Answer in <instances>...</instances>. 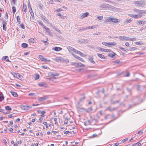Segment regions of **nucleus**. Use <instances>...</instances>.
<instances>
[{
  "label": "nucleus",
  "mask_w": 146,
  "mask_h": 146,
  "mask_svg": "<svg viewBox=\"0 0 146 146\" xmlns=\"http://www.w3.org/2000/svg\"><path fill=\"white\" fill-rule=\"evenodd\" d=\"M119 38L120 39V40L121 41H125V40H135L136 38H129V37H126L125 36H120L119 37Z\"/></svg>",
  "instance_id": "nucleus-1"
},
{
  "label": "nucleus",
  "mask_w": 146,
  "mask_h": 146,
  "mask_svg": "<svg viewBox=\"0 0 146 146\" xmlns=\"http://www.w3.org/2000/svg\"><path fill=\"white\" fill-rule=\"evenodd\" d=\"M71 65L74 66V67H73L74 68L78 66H82L83 67L84 66V65L82 64L81 63H78L74 62H71Z\"/></svg>",
  "instance_id": "nucleus-2"
},
{
  "label": "nucleus",
  "mask_w": 146,
  "mask_h": 146,
  "mask_svg": "<svg viewBox=\"0 0 146 146\" xmlns=\"http://www.w3.org/2000/svg\"><path fill=\"white\" fill-rule=\"evenodd\" d=\"M110 5L105 3H103L102 4L100 7L101 8V9H105L109 8L110 7Z\"/></svg>",
  "instance_id": "nucleus-3"
},
{
  "label": "nucleus",
  "mask_w": 146,
  "mask_h": 146,
  "mask_svg": "<svg viewBox=\"0 0 146 146\" xmlns=\"http://www.w3.org/2000/svg\"><path fill=\"white\" fill-rule=\"evenodd\" d=\"M48 96H44L43 97H39L38 99V101L42 102L48 98Z\"/></svg>",
  "instance_id": "nucleus-4"
},
{
  "label": "nucleus",
  "mask_w": 146,
  "mask_h": 146,
  "mask_svg": "<svg viewBox=\"0 0 146 146\" xmlns=\"http://www.w3.org/2000/svg\"><path fill=\"white\" fill-rule=\"evenodd\" d=\"M38 85L41 87L44 88H46L47 87V84L45 82H41L39 83L38 84Z\"/></svg>",
  "instance_id": "nucleus-5"
},
{
  "label": "nucleus",
  "mask_w": 146,
  "mask_h": 146,
  "mask_svg": "<svg viewBox=\"0 0 146 146\" xmlns=\"http://www.w3.org/2000/svg\"><path fill=\"white\" fill-rule=\"evenodd\" d=\"M32 106H22L21 107V109L25 110H27L31 108Z\"/></svg>",
  "instance_id": "nucleus-6"
},
{
  "label": "nucleus",
  "mask_w": 146,
  "mask_h": 146,
  "mask_svg": "<svg viewBox=\"0 0 146 146\" xmlns=\"http://www.w3.org/2000/svg\"><path fill=\"white\" fill-rule=\"evenodd\" d=\"M60 62H62L63 63H68L69 62V60L67 59H65L60 57Z\"/></svg>",
  "instance_id": "nucleus-7"
},
{
  "label": "nucleus",
  "mask_w": 146,
  "mask_h": 146,
  "mask_svg": "<svg viewBox=\"0 0 146 146\" xmlns=\"http://www.w3.org/2000/svg\"><path fill=\"white\" fill-rule=\"evenodd\" d=\"M129 15L131 17L134 18L135 19L140 18L141 17V15H136L133 14H129Z\"/></svg>",
  "instance_id": "nucleus-8"
},
{
  "label": "nucleus",
  "mask_w": 146,
  "mask_h": 146,
  "mask_svg": "<svg viewBox=\"0 0 146 146\" xmlns=\"http://www.w3.org/2000/svg\"><path fill=\"white\" fill-rule=\"evenodd\" d=\"M39 58H40V59L43 61L44 62H49L50 61L49 60H48L47 59H46L44 57V56L42 55H39Z\"/></svg>",
  "instance_id": "nucleus-9"
},
{
  "label": "nucleus",
  "mask_w": 146,
  "mask_h": 146,
  "mask_svg": "<svg viewBox=\"0 0 146 146\" xmlns=\"http://www.w3.org/2000/svg\"><path fill=\"white\" fill-rule=\"evenodd\" d=\"M23 12L26 13L27 12V6L25 3H23V8L22 9Z\"/></svg>",
  "instance_id": "nucleus-10"
},
{
  "label": "nucleus",
  "mask_w": 146,
  "mask_h": 146,
  "mask_svg": "<svg viewBox=\"0 0 146 146\" xmlns=\"http://www.w3.org/2000/svg\"><path fill=\"white\" fill-rule=\"evenodd\" d=\"M62 48L60 47H53L52 48V50H55L56 51H59L61 50H62Z\"/></svg>",
  "instance_id": "nucleus-11"
},
{
  "label": "nucleus",
  "mask_w": 146,
  "mask_h": 146,
  "mask_svg": "<svg viewBox=\"0 0 146 146\" xmlns=\"http://www.w3.org/2000/svg\"><path fill=\"white\" fill-rule=\"evenodd\" d=\"M116 109V108H111L109 106L108 108H107L105 110L106 111L107 110H108L109 111H111L113 110H115Z\"/></svg>",
  "instance_id": "nucleus-12"
},
{
  "label": "nucleus",
  "mask_w": 146,
  "mask_h": 146,
  "mask_svg": "<svg viewBox=\"0 0 146 146\" xmlns=\"http://www.w3.org/2000/svg\"><path fill=\"white\" fill-rule=\"evenodd\" d=\"M2 24L3 25V30L5 31L6 30L7 27H5V26L7 25V23L6 21H3V22Z\"/></svg>",
  "instance_id": "nucleus-13"
},
{
  "label": "nucleus",
  "mask_w": 146,
  "mask_h": 146,
  "mask_svg": "<svg viewBox=\"0 0 146 146\" xmlns=\"http://www.w3.org/2000/svg\"><path fill=\"white\" fill-rule=\"evenodd\" d=\"M133 19H128L125 21L124 22V24L127 25L131 23Z\"/></svg>",
  "instance_id": "nucleus-14"
},
{
  "label": "nucleus",
  "mask_w": 146,
  "mask_h": 146,
  "mask_svg": "<svg viewBox=\"0 0 146 146\" xmlns=\"http://www.w3.org/2000/svg\"><path fill=\"white\" fill-rule=\"evenodd\" d=\"M2 60H6V61L10 62V61L9 60V58L8 56H4L2 58Z\"/></svg>",
  "instance_id": "nucleus-15"
},
{
  "label": "nucleus",
  "mask_w": 146,
  "mask_h": 146,
  "mask_svg": "<svg viewBox=\"0 0 146 146\" xmlns=\"http://www.w3.org/2000/svg\"><path fill=\"white\" fill-rule=\"evenodd\" d=\"M134 11L135 12L138 13L139 14H141L143 13V11L140 10L139 9H134Z\"/></svg>",
  "instance_id": "nucleus-16"
},
{
  "label": "nucleus",
  "mask_w": 146,
  "mask_h": 146,
  "mask_svg": "<svg viewBox=\"0 0 146 146\" xmlns=\"http://www.w3.org/2000/svg\"><path fill=\"white\" fill-rule=\"evenodd\" d=\"M29 12L30 13L31 16L30 17V19L33 20L35 19L34 15V13L33 11H31L30 10H29Z\"/></svg>",
  "instance_id": "nucleus-17"
},
{
  "label": "nucleus",
  "mask_w": 146,
  "mask_h": 146,
  "mask_svg": "<svg viewBox=\"0 0 146 146\" xmlns=\"http://www.w3.org/2000/svg\"><path fill=\"white\" fill-rule=\"evenodd\" d=\"M89 14V13H86L82 15L80 17V18L81 19H83L85 17H87L88 15Z\"/></svg>",
  "instance_id": "nucleus-18"
},
{
  "label": "nucleus",
  "mask_w": 146,
  "mask_h": 146,
  "mask_svg": "<svg viewBox=\"0 0 146 146\" xmlns=\"http://www.w3.org/2000/svg\"><path fill=\"white\" fill-rule=\"evenodd\" d=\"M88 60L89 61L93 64H95V62L93 60V58L91 56H89L88 58Z\"/></svg>",
  "instance_id": "nucleus-19"
},
{
  "label": "nucleus",
  "mask_w": 146,
  "mask_h": 146,
  "mask_svg": "<svg viewBox=\"0 0 146 146\" xmlns=\"http://www.w3.org/2000/svg\"><path fill=\"white\" fill-rule=\"evenodd\" d=\"M67 48L69 52H71V51L74 52V50L75 49L70 46L68 47Z\"/></svg>",
  "instance_id": "nucleus-20"
},
{
  "label": "nucleus",
  "mask_w": 146,
  "mask_h": 146,
  "mask_svg": "<svg viewBox=\"0 0 146 146\" xmlns=\"http://www.w3.org/2000/svg\"><path fill=\"white\" fill-rule=\"evenodd\" d=\"M59 75L58 73H51L50 76H51L54 77L55 76H58Z\"/></svg>",
  "instance_id": "nucleus-21"
},
{
  "label": "nucleus",
  "mask_w": 146,
  "mask_h": 146,
  "mask_svg": "<svg viewBox=\"0 0 146 146\" xmlns=\"http://www.w3.org/2000/svg\"><path fill=\"white\" fill-rule=\"evenodd\" d=\"M28 8H29V11L30 10L31 11H33V10H32V8L31 7V5L30 4V3L29 2H28Z\"/></svg>",
  "instance_id": "nucleus-22"
},
{
  "label": "nucleus",
  "mask_w": 146,
  "mask_h": 146,
  "mask_svg": "<svg viewBox=\"0 0 146 146\" xmlns=\"http://www.w3.org/2000/svg\"><path fill=\"white\" fill-rule=\"evenodd\" d=\"M4 99V97L2 93H0V101H2Z\"/></svg>",
  "instance_id": "nucleus-23"
},
{
  "label": "nucleus",
  "mask_w": 146,
  "mask_h": 146,
  "mask_svg": "<svg viewBox=\"0 0 146 146\" xmlns=\"http://www.w3.org/2000/svg\"><path fill=\"white\" fill-rule=\"evenodd\" d=\"M112 17H110L108 18L106 21L108 22H112Z\"/></svg>",
  "instance_id": "nucleus-24"
},
{
  "label": "nucleus",
  "mask_w": 146,
  "mask_h": 146,
  "mask_svg": "<svg viewBox=\"0 0 146 146\" xmlns=\"http://www.w3.org/2000/svg\"><path fill=\"white\" fill-rule=\"evenodd\" d=\"M38 24L41 25V26H42L43 28L44 27H45V26H44L43 24V23L41 21H38Z\"/></svg>",
  "instance_id": "nucleus-25"
},
{
  "label": "nucleus",
  "mask_w": 146,
  "mask_h": 146,
  "mask_svg": "<svg viewBox=\"0 0 146 146\" xmlns=\"http://www.w3.org/2000/svg\"><path fill=\"white\" fill-rule=\"evenodd\" d=\"M112 22L117 23L118 22V20L117 19L114 18L113 17H112Z\"/></svg>",
  "instance_id": "nucleus-26"
},
{
  "label": "nucleus",
  "mask_w": 146,
  "mask_h": 146,
  "mask_svg": "<svg viewBox=\"0 0 146 146\" xmlns=\"http://www.w3.org/2000/svg\"><path fill=\"white\" fill-rule=\"evenodd\" d=\"M88 40L87 39H82L79 41L81 43L88 42Z\"/></svg>",
  "instance_id": "nucleus-27"
},
{
  "label": "nucleus",
  "mask_w": 146,
  "mask_h": 146,
  "mask_svg": "<svg viewBox=\"0 0 146 146\" xmlns=\"http://www.w3.org/2000/svg\"><path fill=\"white\" fill-rule=\"evenodd\" d=\"M97 55L98 57H99L100 58H105L104 56V55H103L101 54H97Z\"/></svg>",
  "instance_id": "nucleus-28"
},
{
  "label": "nucleus",
  "mask_w": 146,
  "mask_h": 146,
  "mask_svg": "<svg viewBox=\"0 0 146 146\" xmlns=\"http://www.w3.org/2000/svg\"><path fill=\"white\" fill-rule=\"evenodd\" d=\"M116 43L115 42H108V46H111L112 45H115L116 44Z\"/></svg>",
  "instance_id": "nucleus-29"
},
{
  "label": "nucleus",
  "mask_w": 146,
  "mask_h": 146,
  "mask_svg": "<svg viewBox=\"0 0 146 146\" xmlns=\"http://www.w3.org/2000/svg\"><path fill=\"white\" fill-rule=\"evenodd\" d=\"M139 24H145L146 23V22L143 21H138Z\"/></svg>",
  "instance_id": "nucleus-30"
},
{
  "label": "nucleus",
  "mask_w": 146,
  "mask_h": 146,
  "mask_svg": "<svg viewBox=\"0 0 146 146\" xmlns=\"http://www.w3.org/2000/svg\"><path fill=\"white\" fill-rule=\"evenodd\" d=\"M28 46V44L26 43H23L22 44V46L24 48H26Z\"/></svg>",
  "instance_id": "nucleus-31"
},
{
  "label": "nucleus",
  "mask_w": 146,
  "mask_h": 146,
  "mask_svg": "<svg viewBox=\"0 0 146 146\" xmlns=\"http://www.w3.org/2000/svg\"><path fill=\"white\" fill-rule=\"evenodd\" d=\"M44 28L45 29L46 31L48 33H50V29L46 27V26L45 27H44Z\"/></svg>",
  "instance_id": "nucleus-32"
},
{
  "label": "nucleus",
  "mask_w": 146,
  "mask_h": 146,
  "mask_svg": "<svg viewBox=\"0 0 146 146\" xmlns=\"http://www.w3.org/2000/svg\"><path fill=\"white\" fill-rule=\"evenodd\" d=\"M28 41L30 42L34 43L35 41V40L34 38H31L28 40Z\"/></svg>",
  "instance_id": "nucleus-33"
},
{
  "label": "nucleus",
  "mask_w": 146,
  "mask_h": 146,
  "mask_svg": "<svg viewBox=\"0 0 146 146\" xmlns=\"http://www.w3.org/2000/svg\"><path fill=\"white\" fill-rule=\"evenodd\" d=\"M11 93L14 97H17L18 96V95L17 93L14 92H11Z\"/></svg>",
  "instance_id": "nucleus-34"
},
{
  "label": "nucleus",
  "mask_w": 146,
  "mask_h": 146,
  "mask_svg": "<svg viewBox=\"0 0 146 146\" xmlns=\"http://www.w3.org/2000/svg\"><path fill=\"white\" fill-rule=\"evenodd\" d=\"M5 109L8 111H11V110L12 109L11 108L8 106H6L5 107Z\"/></svg>",
  "instance_id": "nucleus-35"
},
{
  "label": "nucleus",
  "mask_w": 146,
  "mask_h": 146,
  "mask_svg": "<svg viewBox=\"0 0 146 146\" xmlns=\"http://www.w3.org/2000/svg\"><path fill=\"white\" fill-rule=\"evenodd\" d=\"M21 75L19 74H15V75H14V77H16L17 78H20Z\"/></svg>",
  "instance_id": "nucleus-36"
},
{
  "label": "nucleus",
  "mask_w": 146,
  "mask_h": 146,
  "mask_svg": "<svg viewBox=\"0 0 146 146\" xmlns=\"http://www.w3.org/2000/svg\"><path fill=\"white\" fill-rule=\"evenodd\" d=\"M17 23L20 24L21 23V20L20 19V17L19 16H18L17 17Z\"/></svg>",
  "instance_id": "nucleus-37"
},
{
  "label": "nucleus",
  "mask_w": 146,
  "mask_h": 146,
  "mask_svg": "<svg viewBox=\"0 0 146 146\" xmlns=\"http://www.w3.org/2000/svg\"><path fill=\"white\" fill-rule=\"evenodd\" d=\"M12 9L13 10V14H14L15 13L16 11L15 7V6H13L12 7Z\"/></svg>",
  "instance_id": "nucleus-38"
},
{
  "label": "nucleus",
  "mask_w": 146,
  "mask_h": 146,
  "mask_svg": "<svg viewBox=\"0 0 146 146\" xmlns=\"http://www.w3.org/2000/svg\"><path fill=\"white\" fill-rule=\"evenodd\" d=\"M60 57H56L54 59V60L58 62H60Z\"/></svg>",
  "instance_id": "nucleus-39"
},
{
  "label": "nucleus",
  "mask_w": 146,
  "mask_h": 146,
  "mask_svg": "<svg viewBox=\"0 0 146 146\" xmlns=\"http://www.w3.org/2000/svg\"><path fill=\"white\" fill-rule=\"evenodd\" d=\"M62 11V8H60L59 9H56L55 11L56 12H60L61 11Z\"/></svg>",
  "instance_id": "nucleus-40"
},
{
  "label": "nucleus",
  "mask_w": 146,
  "mask_h": 146,
  "mask_svg": "<svg viewBox=\"0 0 146 146\" xmlns=\"http://www.w3.org/2000/svg\"><path fill=\"white\" fill-rule=\"evenodd\" d=\"M38 7L40 9L42 10L43 9V5L41 4H39Z\"/></svg>",
  "instance_id": "nucleus-41"
},
{
  "label": "nucleus",
  "mask_w": 146,
  "mask_h": 146,
  "mask_svg": "<svg viewBox=\"0 0 146 146\" xmlns=\"http://www.w3.org/2000/svg\"><path fill=\"white\" fill-rule=\"evenodd\" d=\"M102 44L104 45H105L106 46H108L109 45L108 44V42H102Z\"/></svg>",
  "instance_id": "nucleus-42"
},
{
  "label": "nucleus",
  "mask_w": 146,
  "mask_h": 146,
  "mask_svg": "<svg viewBox=\"0 0 146 146\" xmlns=\"http://www.w3.org/2000/svg\"><path fill=\"white\" fill-rule=\"evenodd\" d=\"M82 97L81 98H80V101L81 102L82 101V100L85 99V96L84 94H83L82 95Z\"/></svg>",
  "instance_id": "nucleus-43"
},
{
  "label": "nucleus",
  "mask_w": 146,
  "mask_h": 146,
  "mask_svg": "<svg viewBox=\"0 0 146 146\" xmlns=\"http://www.w3.org/2000/svg\"><path fill=\"white\" fill-rule=\"evenodd\" d=\"M98 25H94L92 26H90V28L91 29H94L95 28H96L97 27Z\"/></svg>",
  "instance_id": "nucleus-44"
},
{
  "label": "nucleus",
  "mask_w": 146,
  "mask_h": 146,
  "mask_svg": "<svg viewBox=\"0 0 146 146\" xmlns=\"http://www.w3.org/2000/svg\"><path fill=\"white\" fill-rule=\"evenodd\" d=\"M42 41L44 43L45 45H47L48 44V42H47V41L42 40Z\"/></svg>",
  "instance_id": "nucleus-45"
},
{
  "label": "nucleus",
  "mask_w": 146,
  "mask_h": 146,
  "mask_svg": "<svg viewBox=\"0 0 146 146\" xmlns=\"http://www.w3.org/2000/svg\"><path fill=\"white\" fill-rule=\"evenodd\" d=\"M42 18L43 20H44L46 21H47L48 20V19L44 16H43L42 17Z\"/></svg>",
  "instance_id": "nucleus-46"
},
{
  "label": "nucleus",
  "mask_w": 146,
  "mask_h": 146,
  "mask_svg": "<svg viewBox=\"0 0 146 146\" xmlns=\"http://www.w3.org/2000/svg\"><path fill=\"white\" fill-rule=\"evenodd\" d=\"M20 26L21 28L23 29H25L24 25L23 23H22L20 25Z\"/></svg>",
  "instance_id": "nucleus-47"
},
{
  "label": "nucleus",
  "mask_w": 146,
  "mask_h": 146,
  "mask_svg": "<svg viewBox=\"0 0 146 146\" xmlns=\"http://www.w3.org/2000/svg\"><path fill=\"white\" fill-rule=\"evenodd\" d=\"M108 56L111 57L113 58L115 55L112 54L110 53L109 54Z\"/></svg>",
  "instance_id": "nucleus-48"
},
{
  "label": "nucleus",
  "mask_w": 146,
  "mask_h": 146,
  "mask_svg": "<svg viewBox=\"0 0 146 146\" xmlns=\"http://www.w3.org/2000/svg\"><path fill=\"white\" fill-rule=\"evenodd\" d=\"M39 75L38 74H36V75L35 79L37 80L39 79Z\"/></svg>",
  "instance_id": "nucleus-49"
},
{
  "label": "nucleus",
  "mask_w": 146,
  "mask_h": 146,
  "mask_svg": "<svg viewBox=\"0 0 146 146\" xmlns=\"http://www.w3.org/2000/svg\"><path fill=\"white\" fill-rule=\"evenodd\" d=\"M136 3L140 6L142 5H143V3L141 2H137Z\"/></svg>",
  "instance_id": "nucleus-50"
},
{
  "label": "nucleus",
  "mask_w": 146,
  "mask_h": 146,
  "mask_svg": "<svg viewBox=\"0 0 146 146\" xmlns=\"http://www.w3.org/2000/svg\"><path fill=\"white\" fill-rule=\"evenodd\" d=\"M100 48V50L102 51H103V52H106V49H104V48Z\"/></svg>",
  "instance_id": "nucleus-51"
},
{
  "label": "nucleus",
  "mask_w": 146,
  "mask_h": 146,
  "mask_svg": "<svg viewBox=\"0 0 146 146\" xmlns=\"http://www.w3.org/2000/svg\"><path fill=\"white\" fill-rule=\"evenodd\" d=\"M77 59L81 61H83V60L82 58L79 56L78 57Z\"/></svg>",
  "instance_id": "nucleus-52"
},
{
  "label": "nucleus",
  "mask_w": 146,
  "mask_h": 146,
  "mask_svg": "<svg viewBox=\"0 0 146 146\" xmlns=\"http://www.w3.org/2000/svg\"><path fill=\"white\" fill-rule=\"evenodd\" d=\"M97 18L99 20H102L103 19V16H98Z\"/></svg>",
  "instance_id": "nucleus-53"
},
{
  "label": "nucleus",
  "mask_w": 146,
  "mask_h": 146,
  "mask_svg": "<svg viewBox=\"0 0 146 146\" xmlns=\"http://www.w3.org/2000/svg\"><path fill=\"white\" fill-rule=\"evenodd\" d=\"M101 32L93 34V35H100L101 34Z\"/></svg>",
  "instance_id": "nucleus-54"
},
{
  "label": "nucleus",
  "mask_w": 146,
  "mask_h": 146,
  "mask_svg": "<svg viewBox=\"0 0 146 146\" xmlns=\"http://www.w3.org/2000/svg\"><path fill=\"white\" fill-rule=\"evenodd\" d=\"M74 52L77 54H78L79 53V51H78V50H77L76 49H75V50H74Z\"/></svg>",
  "instance_id": "nucleus-55"
},
{
  "label": "nucleus",
  "mask_w": 146,
  "mask_h": 146,
  "mask_svg": "<svg viewBox=\"0 0 146 146\" xmlns=\"http://www.w3.org/2000/svg\"><path fill=\"white\" fill-rule=\"evenodd\" d=\"M79 54L80 55V56H83L84 54L82 52H80L79 51Z\"/></svg>",
  "instance_id": "nucleus-56"
},
{
  "label": "nucleus",
  "mask_w": 146,
  "mask_h": 146,
  "mask_svg": "<svg viewBox=\"0 0 146 146\" xmlns=\"http://www.w3.org/2000/svg\"><path fill=\"white\" fill-rule=\"evenodd\" d=\"M90 26L87 27L86 28H84L83 30H85L86 29H90Z\"/></svg>",
  "instance_id": "nucleus-57"
},
{
  "label": "nucleus",
  "mask_w": 146,
  "mask_h": 146,
  "mask_svg": "<svg viewBox=\"0 0 146 146\" xmlns=\"http://www.w3.org/2000/svg\"><path fill=\"white\" fill-rule=\"evenodd\" d=\"M127 140H128V138H125V139H124L122 141L123 143H124V142H125L126 141H127Z\"/></svg>",
  "instance_id": "nucleus-58"
},
{
  "label": "nucleus",
  "mask_w": 146,
  "mask_h": 146,
  "mask_svg": "<svg viewBox=\"0 0 146 146\" xmlns=\"http://www.w3.org/2000/svg\"><path fill=\"white\" fill-rule=\"evenodd\" d=\"M13 3L15 5L16 3L17 0H12Z\"/></svg>",
  "instance_id": "nucleus-59"
},
{
  "label": "nucleus",
  "mask_w": 146,
  "mask_h": 146,
  "mask_svg": "<svg viewBox=\"0 0 146 146\" xmlns=\"http://www.w3.org/2000/svg\"><path fill=\"white\" fill-rule=\"evenodd\" d=\"M125 45L126 46H129V44L128 43V42H127L125 43Z\"/></svg>",
  "instance_id": "nucleus-60"
},
{
  "label": "nucleus",
  "mask_w": 146,
  "mask_h": 146,
  "mask_svg": "<svg viewBox=\"0 0 146 146\" xmlns=\"http://www.w3.org/2000/svg\"><path fill=\"white\" fill-rule=\"evenodd\" d=\"M119 48L120 49H121L123 51H125V49L124 48H122L121 47H119Z\"/></svg>",
  "instance_id": "nucleus-61"
},
{
  "label": "nucleus",
  "mask_w": 146,
  "mask_h": 146,
  "mask_svg": "<svg viewBox=\"0 0 146 146\" xmlns=\"http://www.w3.org/2000/svg\"><path fill=\"white\" fill-rule=\"evenodd\" d=\"M72 54L74 56L76 57L77 59V58L78 56H76V55L74 54L73 53H72Z\"/></svg>",
  "instance_id": "nucleus-62"
},
{
  "label": "nucleus",
  "mask_w": 146,
  "mask_h": 146,
  "mask_svg": "<svg viewBox=\"0 0 146 146\" xmlns=\"http://www.w3.org/2000/svg\"><path fill=\"white\" fill-rule=\"evenodd\" d=\"M72 54L74 56L76 57L77 59V58L78 56H76V55L74 54L73 53H72Z\"/></svg>",
  "instance_id": "nucleus-63"
},
{
  "label": "nucleus",
  "mask_w": 146,
  "mask_h": 146,
  "mask_svg": "<svg viewBox=\"0 0 146 146\" xmlns=\"http://www.w3.org/2000/svg\"><path fill=\"white\" fill-rule=\"evenodd\" d=\"M53 0H50V1H49V3H50V4H52L53 3Z\"/></svg>",
  "instance_id": "nucleus-64"
}]
</instances>
